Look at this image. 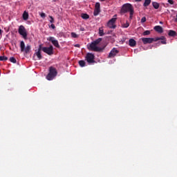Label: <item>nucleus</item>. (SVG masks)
<instances>
[{
	"label": "nucleus",
	"instance_id": "obj_1",
	"mask_svg": "<svg viewBox=\"0 0 177 177\" xmlns=\"http://www.w3.org/2000/svg\"><path fill=\"white\" fill-rule=\"evenodd\" d=\"M100 42H102V38L97 39L94 41L87 45L88 49L89 50H93L94 52H100V50H102V48L98 47V45L100 44Z\"/></svg>",
	"mask_w": 177,
	"mask_h": 177
},
{
	"label": "nucleus",
	"instance_id": "obj_2",
	"mask_svg": "<svg viewBox=\"0 0 177 177\" xmlns=\"http://www.w3.org/2000/svg\"><path fill=\"white\" fill-rule=\"evenodd\" d=\"M160 39H164V36L160 37H155V38H150V37H143L142 38V41L145 45L146 44H153V42H157V41H160Z\"/></svg>",
	"mask_w": 177,
	"mask_h": 177
},
{
	"label": "nucleus",
	"instance_id": "obj_3",
	"mask_svg": "<svg viewBox=\"0 0 177 177\" xmlns=\"http://www.w3.org/2000/svg\"><path fill=\"white\" fill-rule=\"evenodd\" d=\"M56 75H57V71H56V68L51 66L50 67V72L46 76V80H48V81H52V80H53Z\"/></svg>",
	"mask_w": 177,
	"mask_h": 177
},
{
	"label": "nucleus",
	"instance_id": "obj_4",
	"mask_svg": "<svg viewBox=\"0 0 177 177\" xmlns=\"http://www.w3.org/2000/svg\"><path fill=\"white\" fill-rule=\"evenodd\" d=\"M20 49L21 52H22L23 53H30V50H31V46L28 44L26 46V44L23 41H21L20 42Z\"/></svg>",
	"mask_w": 177,
	"mask_h": 177
},
{
	"label": "nucleus",
	"instance_id": "obj_5",
	"mask_svg": "<svg viewBox=\"0 0 177 177\" xmlns=\"http://www.w3.org/2000/svg\"><path fill=\"white\" fill-rule=\"evenodd\" d=\"M42 49V45L40 44L37 50H35V53L33 55L34 60H41L42 59V55H41V50Z\"/></svg>",
	"mask_w": 177,
	"mask_h": 177
},
{
	"label": "nucleus",
	"instance_id": "obj_6",
	"mask_svg": "<svg viewBox=\"0 0 177 177\" xmlns=\"http://www.w3.org/2000/svg\"><path fill=\"white\" fill-rule=\"evenodd\" d=\"M133 7L130 3H126L122 6L120 13H127V12H132Z\"/></svg>",
	"mask_w": 177,
	"mask_h": 177
},
{
	"label": "nucleus",
	"instance_id": "obj_7",
	"mask_svg": "<svg viewBox=\"0 0 177 177\" xmlns=\"http://www.w3.org/2000/svg\"><path fill=\"white\" fill-rule=\"evenodd\" d=\"M115 21H117V15H113V17L108 21V27L109 28H115Z\"/></svg>",
	"mask_w": 177,
	"mask_h": 177
},
{
	"label": "nucleus",
	"instance_id": "obj_8",
	"mask_svg": "<svg viewBox=\"0 0 177 177\" xmlns=\"http://www.w3.org/2000/svg\"><path fill=\"white\" fill-rule=\"evenodd\" d=\"M18 32L24 39H27V30L23 26H20L18 30Z\"/></svg>",
	"mask_w": 177,
	"mask_h": 177
},
{
	"label": "nucleus",
	"instance_id": "obj_9",
	"mask_svg": "<svg viewBox=\"0 0 177 177\" xmlns=\"http://www.w3.org/2000/svg\"><path fill=\"white\" fill-rule=\"evenodd\" d=\"M41 50H43V52H44V53L49 55V56H51V55H53V46H50L49 47H42L41 46Z\"/></svg>",
	"mask_w": 177,
	"mask_h": 177
},
{
	"label": "nucleus",
	"instance_id": "obj_10",
	"mask_svg": "<svg viewBox=\"0 0 177 177\" xmlns=\"http://www.w3.org/2000/svg\"><path fill=\"white\" fill-rule=\"evenodd\" d=\"M86 60L87 63H95V55L91 53H87Z\"/></svg>",
	"mask_w": 177,
	"mask_h": 177
},
{
	"label": "nucleus",
	"instance_id": "obj_11",
	"mask_svg": "<svg viewBox=\"0 0 177 177\" xmlns=\"http://www.w3.org/2000/svg\"><path fill=\"white\" fill-rule=\"evenodd\" d=\"M48 41H50L53 45H54V46H55L56 48H60V45H59V41L55 37H49Z\"/></svg>",
	"mask_w": 177,
	"mask_h": 177
},
{
	"label": "nucleus",
	"instance_id": "obj_12",
	"mask_svg": "<svg viewBox=\"0 0 177 177\" xmlns=\"http://www.w3.org/2000/svg\"><path fill=\"white\" fill-rule=\"evenodd\" d=\"M100 13V3H96L93 15L94 16H97Z\"/></svg>",
	"mask_w": 177,
	"mask_h": 177
},
{
	"label": "nucleus",
	"instance_id": "obj_13",
	"mask_svg": "<svg viewBox=\"0 0 177 177\" xmlns=\"http://www.w3.org/2000/svg\"><path fill=\"white\" fill-rule=\"evenodd\" d=\"M118 53V50H116L115 48H113L109 55V57H114Z\"/></svg>",
	"mask_w": 177,
	"mask_h": 177
},
{
	"label": "nucleus",
	"instance_id": "obj_14",
	"mask_svg": "<svg viewBox=\"0 0 177 177\" xmlns=\"http://www.w3.org/2000/svg\"><path fill=\"white\" fill-rule=\"evenodd\" d=\"M129 44L131 47L136 46V41H135V39H130L129 40Z\"/></svg>",
	"mask_w": 177,
	"mask_h": 177
},
{
	"label": "nucleus",
	"instance_id": "obj_15",
	"mask_svg": "<svg viewBox=\"0 0 177 177\" xmlns=\"http://www.w3.org/2000/svg\"><path fill=\"white\" fill-rule=\"evenodd\" d=\"M28 17H29V15H28V12H27L26 10H25V11L24 12L23 15H22V17H23L24 20H25V21L28 20Z\"/></svg>",
	"mask_w": 177,
	"mask_h": 177
},
{
	"label": "nucleus",
	"instance_id": "obj_16",
	"mask_svg": "<svg viewBox=\"0 0 177 177\" xmlns=\"http://www.w3.org/2000/svg\"><path fill=\"white\" fill-rule=\"evenodd\" d=\"M155 31H157V32H162V27L160 26H156L154 27Z\"/></svg>",
	"mask_w": 177,
	"mask_h": 177
},
{
	"label": "nucleus",
	"instance_id": "obj_17",
	"mask_svg": "<svg viewBox=\"0 0 177 177\" xmlns=\"http://www.w3.org/2000/svg\"><path fill=\"white\" fill-rule=\"evenodd\" d=\"M152 6L154 8V9H158V8H160V3H158L156 1L152 2Z\"/></svg>",
	"mask_w": 177,
	"mask_h": 177
},
{
	"label": "nucleus",
	"instance_id": "obj_18",
	"mask_svg": "<svg viewBox=\"0 0 177 177\" xmlns=\"http://www.w3.org/2000/svg\"><path fill=\"white\" fill-rule=\"evenodd\" d=\"M99 35L100 37H103V35H104V30H103V28H99Z\"/></svg>",
	"mask_w": 177,
	"mask_h": 177
},
{
	"label": "nucleus",
	"instance_id": "obj_19",
	"mask_svg": "<svg viewBox=\"0 0 177 177\" xmlns=\"http://www.w3.org/2000/svg\"><path fill=\"white\" fill-rule=\"evenodd\" d=\"M169 35L170 37H175V35H176V32H175L174 30H169Z\"/></svg>",
	"mask_w": 177,
	"mask_h": 177
},
{
	"label": "nucleus",
	"instance_id": "obj_20",
	"mask_svg": "<svg viewBox=\"0 0 177 177\" xmlns=\"http://www.w3.org/2000/svg\"><path fill=\"white\" fill-rule=\"evenodd\" d=\"M151 3V0H145L144 3V6H149Z\"/></svg>",
	"mask_w": 177,
	"mask_h": 177
},
{
	"label": "nucleus",
	"instance_id": "obj_21",
	"mask_svg": "<svg viewBox=\"0 0 177 177\" xmlns=\"http://www.w3.org/2000/svg\"><path fill=\"white\" fill-rule=\"evenodd\" d=\"M79 64L80 67H85V61L81 60L79 62Z\"/></svg>",
	"mask_w": 177,
	"mask_h": 177
},
{
	"label": "nucleus",
	"instance_id": "obj_22",
	"mask_svg": "<svg viewBox=\"0 0 177 177\" xmlns=\"http://www.w3.org/2000/svg\"><path fill=\"white\" fill-rule=\"evenodd\" d=\"M82 17L84 19H89V15H88L87 14H82Z\"/></svg>",
	"mask_w": 177,
	"mask_h": 177
},
{
	"label": "nucleus",
	"instance_id": "obj_23",
	"mask_svg": "<svg viewBox=\"0 0 177 177\" xmlns=\"http://www.w3.org/2000/svg\"><path fill=\"white\" fill-rule=\"evenodd\" d=\"M123 28H128V27H129V23H128V21H127L125 24H124L122 25Z\"/></svg>",
	"mask_w": 177,
	"mask_h": 177
},
{
	"label": "nucleus",
	"instance_id": "obj_24",
	"mask_svg": "<svg viewBox=\"0 0 177 177\" xmlns=\"http://www.w3.org/2000/svg\"><path fill=\"white\" fill-rule=\"evenodd\" d=\"M71 37L72 38H78L79 35L75 32H71Z\"/></svg>",
	"mask_w": 177,
	"mask_h": 177
},
{
	"label": "nucleus",
	"instance_id": "obj_25",
	"mask_svg": "<svg viewBox=\"0 0 177 177\" xmlns=\"http://www.w3.org/2000/svg\"><path fill=\"white\" fill-rule=\"evenodd\" d=\"M159 40H162L161 44H163V45H165L167 44V40L165 39V37L163 39H160Z\"/></svg>",
	"mask_w": 177,
	"mask_h": 177
},
{
	"label": "nucleus",
	"instance_id": "obj_26",
	"mask_svg": "<svg viewBox=\"0 0 177 177\" xmlns=\"http://www.w3.org/2000/svg\"><path fill=\"white\" fill-rule=\"evenodd\" d=\"M0 60L1 61H6V60H8V57L6 56H0Z\"/></svg>",
	"mask_w": 177,
	"mask_h": 177
},
{
	"label": "nucleus",
	"instance_id": "obj_27",
	"mask_svg": "<svg viewBox=\"0 0 177 177\" xmlns=\"http://www.w3.org/2000/svg\"><path fill=\"white\" fill-rule=\"evenodd\" d=\"M10 62H11V63H16V58L13 57H10Z\"/></svg>",
	"mask_w": 177,
	"mask_h": 177
},
{
	"label": "nucleus",
	"instance_id": "obj_28",
	"mask_svg": "<svg viewBox=\"0 0 177 177\" xmlns=\"http://www.w3.org/2000/svg\"><path fill=\"white\" fill-rule=\"evenodd\" d=\"M143 35H150V30H145L143 32Z\"/></svg>",
	"mask_w": 177,
	"mask_h": 177
},
{
	"label": "nucleus",
	"instance_id": "obj_29",
	"mask_svg": "<svg viewBox=\"0 0 177 177\" xmlns=\"http://www.w3.org/2000/svg\"><path fill=\"white\" fill-rule=\"evenodd\" d=\"M50 18V23H55V19H53V17L49 16Z\"/></svg>",
	"mask_w": 177,
	"mask_h": 177
},
{
	"label": "nucleus",
	"instance_id": "obj_30",
	"mask_svg": "<svg viewBox=\"0 0 177 177\" xmlns=\"http://www.w3.org/2000/svg\"><path fill=\"white\" fill-rule=\"evenodd\" d=\"M141 23H146V17H143L141 19Z\"/></svg>",
	"mask_w": 177,
	"mask_h": 177
},
{
	"label": "nucleus",
	"instance_id": "obj_31",
	"mask_svg": "<svg viewBox=\"0 0 177 177\" xmlns=\"http://www.w3.org/2000/svg\"><path fill=\"white\" fill-rule=\"evenodd\" d=\"M130 19H132V17H133V10L132 11L130 12Z\"/></svg>",
	"mask_w": 177,
	"mask_h": 177
},
{
	"label": "nucleus",
	"instance_id": "obj_32",
	"mask_svg": "<svg viewBox=\"0 0 177 177\" xmlns=\"http://www.w3.org/2000/svg\"><path fill=\"white\" fill-rule=\"evenodd\" d=\"M40 16H41V17H46V15H45V13H44V12H41V14H40Z\"/></svg>",
	"mask_w": 177,
	"mask_h": 177
},
{
	"label": "nucleus",
	"instance_id": "obj_33",
	"mask_svg": "<svg viewBox=\"0 0 177 177\" xmlns=\"http://www.w3.org/2000/svg\"><path fill=\"white\" fill-rule=\"evenodd\" d=\"M168 3H170V5H174V1L173 0H168Z\"/></svg>",
	"mask_w": 177,
	"mask_h": 177
},
{
	"label": "nucleus",
	"instance_id": "obj_34",
	"mask_svg": "<svg viewBox=\"0 0 177 177\" xmlns=\"http://www.w3.org/2000/svg\"><path fill=\"white\" fill-rule=\"evenodd\" d=\"M50 27L53 28V29L55 28V24H51Z\"/></svg>",
	"mask_w": 177,
	"mask_h": 177
},
{
	"label": "nucleus",
	"instance_id": "obj_35",
	"mask_svg": "<svg viewBox=\"0 0 177 177\" xmlns=\"http://www.w3.org/2000/svg\"><path fill=\"white\" fill-rule=\"evenodd\" d=\"M75 48H80V44H75Z\"/></svg>",
	"mask_w": 177,
	"mask_h": 177
},
{
	"label": "nucleus",
	"instance_id": "obj_36",
	"mask_svg": "<svg viewBox=\"0 0 177 177\" xmlns=\"http://www.w3.org/2000/svg\"><path fill=\"white\" fill-rule=\"evenodd\" d=\"M136 2H140L142 0H135Z\"/></svg>",
	"mask_w": 177,
	"mask_h": 177
},
{
	"label": "nucleus",
	"instance_id": "obj_37",
	"mask_svg": "<svg viewBox=\"0 0 177 177\" xmlns=\"http://www.w3.org/2000/svg\"><path fill=\"white\" fill-rule=\"evenodd\" d=\"M2 34V30L0 29V35Z\"/></svg>",
	"mask_w": 177,
	"mask_h": 177
},
{
	"label": "nucleus",
	"instance_id": "obj_38",
	"mask_svg": "<svg viewBox=\"0 0 177 177\" xmlns=\"http://www.w3.org/2000/svg\"><path fill=\"white\" fill-rule=\"evenodd\" d=\"M160 24H162V22L160 21Z\"/></svg>",
	"mask_w": 177,
	"mask_h": 177
},
{
	"label": "nucleus",
	"instance_id": "obj_39",
	"mask_svg": "<svg viewBox=\"0 0 177 177\" xmlns=\"http://www.w3.org/2000/svg\"><path fill=\"white\" fill-rule=\"evenodd\" d=\"M100 1H104V0H100Z\"/></svg>",
	"mask_w": 177,
	"mask_h": 177
}]
</instances>
